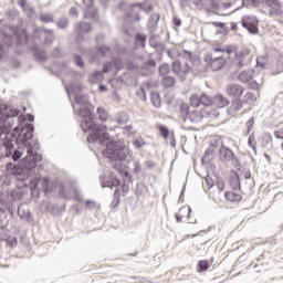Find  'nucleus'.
I'll list each match as a JSON object with an SVG mask.
<instances>
[{"instance_id":"obj_58","label":"nucleus","mask_w":283,"mask_h":283,"mask_svg":"<svg viewBox=\"0 0 283 283\" xmlns=\"http://www.w3.org/2000/svg\"><path fill=\"white\" fill-rule=\"evenodd\" d=\"M137 96L145 103L147 101V93H145V88L140 87V91L137 92Z\"/></svg>"},{"instance_id":"obj_61","label":"nucleus","mask_w":283,"mask_h":283,"mask_svg":"<svg viewBox=\"0 0 283 283\" xmlns=\"http://www.w3.org/2000/svg\"><path fill=\"white\" fill-rule=\"evenodd\" d=\"M274 137L280 140H283V127L274 132Z\"/></svg>"},{"instance_id":"obj_5","label":"nucleus","mask_w":283,"mask_h":283,"mask_svg":"<svg viewBox=\"0 0 283 283\" xmlns=\"http://www.w3.org/2000/svg\"><path fill=\"white\" fill-rule=\"evenodd\" d=\"M22 156L23 150L14 149L10 135H0V160L1 158H11L13 163H19Z\"/></svg>"},{"instance_id":"obj_24","label":"nucleus","mask_w":283,"mask_h":283,"mask_svg":"<svg viewBox=\"0 0 283 283\" xmlns=\"http://www.w3.org/2000/svg\"><path fill=\"white\" fill-rule=\"evenodd\" d=\"M224 198L228 200V202H241L242 201V195L233 191H226Z\"/></svg>"},{"instance_id":"obj_25","label":"nucleus","mask_w":283,"mask_h":283,"mask_svg":"<svg viewBox=\"0 0 283 283\" xmlns=\"http://www.w3.org/2000/svg\"><path fill=\"white\" fill-rule=\"evenodd\" d=\"M150 101H151V104L154 105V107H156V109H159V107H163V101L160 99L159 92L153 91L150 93Z\"/></svg>"},{"instance_id":"obj_56","label":"nucleus","mask_w":283,"mask_h":283,"mask_svg":"<svg viewBox=\"0 0 283 283\" xmlns=\"http://www.w3.org/2000/svg\"><path fill=\"white\" fill-rule=\"evenodd\" d=\"M250 4L254 8H260V6H264L266 0H249Z\"/></svg>"},{"instance_id":"obj_42","label":"nucleus","mask_w":283,"mask_h":283,"mask_svg":"<svg viewBox=\"0 0 283 283\" xmlns=\"http://www.w3.org/2000/svg\"><path fill=\"white\" fill-rule=\"evenodd\" d=\"M73 60L77 67H81V70L85 69V61L83 60V56L78 54H73Z\"/></svg>"},{"instance_id":"obj_6","label":"nucleus","mask_w":283,"mask_h":283,"mask_svg":"<svg viewBox=\"0 0 283 283\" xmlns=\"http://www.w3.org/2000/svg\"><path fill=\"white\" fill-rule=\"evenodd\" d=\"M227 94L230 95L232 104L228 112H240L244 107V102L242 101V94H244V87L240 84H229L227 86Z\"/></svg>"},{"instance_id":"obj_38","label":"nucleus","mask_w":283,"mask_h":283,"mask_svg":"<svg viewBox=\"0 0 283 283\" xmlns=\"http://www.w3.org/2000/svg\"><path fill=\"white\" fill-rule=\"evenodd\" d=\"M66 92H67V94H70V92H72L74 94V96L80 95L81 92H83V85L82 84H71Z\"/></svg>"},{"instance_id":"obj_9","label":"nucleus","mask_w":283,"mask_h":283,"mask_svg":"<svg viewBox=\"0 0 283 283\" xmlns=\"http://www.w3.org/2000/svg\"><path fill=\"white\" fill-rule=\"evenodd\" d=\"M21 114L19 108H14L9 104H0V123H8L10 118H17Z\"/></svg>"},{"instance_id":"obj_31","label":"nucleus","mask_w":283,"mask_h":283,"mask_svg":"<svg viewBox=\"0 0 283 283\" xmlns=\"http://www.w3.org/2000/svg\"><path fill=\"white\" fill-rule=\"evenodd\" d=\"M120 205V189L116 188L111 202V209H116Z\"/></svg>"},{"instance_id":"obj_51","label":"nucleus","mask_w":283,"mask_h":283,"mask_svg":"<svg viewBox=\"0 0 283 283\" xmlns=\"http://www.w3.org/2000/svg\"><path fill=\"white\" fill-rule=\"evenodd\" d=\"M53 59H63V52L61 51V48L56 46L52 52Z\"/></svg>"},{"instance_id":"obj_14","label":"nucleus","mask_w":283,"mask_h":283,"mask_svg":"<svg viewBox=\"0 0 283 283\" xmlns=\"http://www.w3.org/2000/svg\"><path fill=\"white\" fill-rule=\"evenodd\" d=\"M263 6H268V8H272L270 10V14L271 17H273V14L275 15H280L281 14V9H282V2H280V0H265Z\"/></svg>"},{"instance_id":"obj_50","label":"nucleus","mask_w":283,"mask_h":283,"mask_svg":"<svg viewBox=\"0 0 283 283\" xmlns=\"http://www.w3.org/2000/svg\"><path fill=\"white\" fill-rule=\"evenodd\" d=\"M101 78V71H94L88 80L91 81V83H96L98 80Z\"/></svg>"},{"instance_id":"obj_1","label":"nucleus","mask_w":283,"mask_h":283,"mask_svg":"<svg viewBox=\"0 0 283 283\" xmlns=\"http://www.w3.org/2000/svg\"><path fill=\"white\" fill-rule=\"evenodd\" d=\"M74 103L76 105H81L77 111L74 107V104H72V107L74 114L80 116V118H83L81 123L82 132H84V134L90 132L86 137L87 143H99V145L106 146L105 149L102 150L104 158H108L113 161L118 160L119 163L127 160V153H125L127 151V147L109 138L107 126L103 124H96L94 105L90 103L87 95H75Z\"/></svg>"},{"instance_id":"obj_33","label":"nucleus","mask_w":283,"mask_h":283,"mask_svg":"<svg viewBox=\"0 0 283 283\" xmlns=\"http://www.w3.org/2000/svg\"><path fill=\"white\" fill-rule=\"evenodd\" d=\"M33 55L36 61H48V53L43 49L35 48L33 50Z\"/></svg>"},{"instance_id":"obj_34","label":"nucleus","mask_w":283,"mask_h":283,"mask_svg":"<svg viewBox=\"0 0 283 283\" xmlns=\"http://www.w3.org/2000/svg\"><path fill=\"white\" fill-rule=\"evenodd\" d=\"M210 3V8H212V14H216L217 17H228L229 14H219L220 12V4L218 3V0H208Z\"/></svg>"},{"instance_id":"obj_44","label":"nucleus","mask_w":283,"mask_h":283,"mask_svg":"<svg viewBox=\"0 0 283 283\" xmlns=\"http://www.w3.org/2000/svg\"><path fill=\"white\" fill-rule=\"evenodd\" d=\"M0 224L1 227L8 224V211H6L3 208H0Z\"/></svg>"},{"instance_id":"obj_37","label":"nucleus","mask_w":283,"mask_h":283,"mask_svg":"<svg viewBox=\"0 0 283 283\" xmlns=\"http://www.w3.org/2000/svg\"><path fill=\"white\" fill-rule=\"evenodd\" d=\"M39 21H41V23H54V14L53 13H41L39 17Z\"/></svg>"},{"instance_id":"obj_12","label":"nucleus","mask_w":283,"mask_h":283,"mask_svg":"<svg viewBox=\"0 0 283 283\" xmlns=\"http://www.w3.org/2000/svg\"><path fill=\"white\" fill-rule=\"evenodd\" d=\"M101 185L102 189H114V187L118 188L120 187V179H118L114 172H111L108 176L102 177Z\"/></svg>"},{"instance_id":"obj_16","label":"nucleus","mask_w":283,"mask_h":283,"mask_svg":"<svg viewBox=\"0 0 283 283\" xmlns=\"http://www.w3.org/2000/svg\"><path fill=\"white\" fill-rule=\"evenodd\" d=\"M109 52H112V49L107 45L97 46L91 51V57L93 61H96L98 56H105Z\"/></svg>"},{"instance_id":"obj_8","label":"nucleus","mask_w":283,"mask_h":283,"mask_svg":"<svg viewBox=\"0 0 283 283\" xmlns=\"http://www.w3.org/2000/svg\"><path fill=\"white\" fill-rule=\"evenodd\" d=\"M179 112H180V116H181L184 123L198 124V123H200V120H202L205 118L202 108L200 111H196V108L191 109V106H189V104H187V103H182L180 105Z\"/></svg>"},{"instance_id":"obj_54","label":"nucleus","mask_w":283,"mask_h":283,"mask_svg":"<svg viewBox=\"0 0 283 283\" xmlns=\"http://www.w3.org/2000/svg\"><path fill=\"white\" fill-rule=\"evenodd\" d=\"M244 103H249V101H255V94L253 93H247L243 97V99H241Z\"/></svg>"},{"instance_id":"obj_11","label":"nucleus","mask_w":283,"mask_h":283,"mask_svg":"<svg viewBox=\"0 0 283 283\" xmlns=\"http://www.w3.org/2000/svg\"><path fill=\"white\" fill-rule=\"evenodd\" d=\"M260 20L253 15H244L241 20V25L244 30H248L249 34H258L260 32Z\"/></svg>"},{"instance_id":"obj_15","label":"nucleus","mask_w":283,"mask_h":283,"mask_svg":"<svg viewBox=\"0 0 283 283\" xmlns=\"http://www.w3.org/2000/svg\"><path fill=\"white\" fill-rule=\"evenodd\" d=\"M230 187L233 191H240L242 189V182L240 181V174L238 171L232 170L230 175Z\"/></svg>"},{"instance_id":"obj_32","label":"nucleus","mask_w":283,"mask_h":283,"mask_svg":"<svg viewBox=\"0 0 283 283\" xmlns=\"http://www.w3.org/2000/svg\"><path fill=\"white\" fill-rule=\"evenodd\" d=\"M213 102L218 104V107L220 108L227 107V105H229V99L222 94L216 95Z\"/></svg>"},{"instance_id":"obj_13","label":"nucleus","mask_w":283,"mask_h":283,"mask_svg":"<svg viewBox=\"0 0 283 283\" xmlns=\"http://www.w3.org/2000/svg\"><path fill=\"white\" fill-rule=\"evenodd\" d=\"M18 207L17 213L20 217V220H25L27 222H34V216L32 214V211L30 209L23 208V205H17L15 209Z\"/></svg>"},{"instance_id":"obj_59","label":"nucleus","mask_w":283,"mask_h":283,"mask_svg":"<svg viewBox=\"0 0 283 283\" xmlns=\"http://www.w3.org/2000/svg\"><path fill=\"white\" fill-rule=\"evenodd\" d=\"M193 210L191 209V207H181L180 209H179V213H188V218L191 216V212H192Z\"/></svg>"},{"instance_id":"obj_20","label":"nucleus","mask_w":283,"mask_h":283,"mask_svg":"<svg viewBox=\"0 0 283 283\" xmlns=\"http://www.w3.org/2000/svg\"><path fill=\"white\" fill-rule=\"evenodd\" d=\"M129 8H143V3H140V2L128 3L125 0H122L118 3V10H120L122 12H127V10H129Z\"/></svg>"},{"instance_id":"obj_43","label":"nucleus","mask_w":283,"mask_h":283,"mask_svg":"<svg viewBox=\"0 0 283 283\" xmlns=\"http://www.w3.org/2000/svg\"><path fill=\"white\" fill-rule=\"evenodd\" d=\"M56 25L60 28V30H65L66 28H70V19L61 18L57 20Z\"/></svg>"},{"instance_id":"obj_23","label":"nucleus","mask_w":283,"mask_h":283,"mask_svg":"<svg viewBox=\"0 0 283 283\" xmlns=\"http://www.w3.org/2000/svg\"><path fill=\"white\" fill-rule=\"evenodd\" d=\"M28 43H30V34L28 31L22 30V32L17 35V45H28Z\"/></svg>"},{"instance_id":"obj_7","label":"nucleus","mask_w":283,"mask_h":283,"mask_svg":"<svg viewBox=\"0 0 283 283\" xmlns=\"http://www.w3.org/2000/svg\"><path fill=\"white\" fill-rule=\"evenodd\" d=\"M188 61H190L192 66L186 63L182 74L187 75L191 72L195 76H200V74H207L209 72V65L200 62V56L192 54L188 56Z\"/></svg>"},{"instance_id":"obj_45","label":"nucleus","mask_w":283,"mask_h":283,"mask_svg":"<svg viewBox=\"0 0 283 283\" xmlns=\"http://www.w3.org/2000/svg\"><path fill=\"white\" fill-rule=\"evenodd\" d=\"M133 145L136 149H143V147H145V145H147V142H145V139H143V137H138L137 139H135L133 142Z\"/></svg>"},{"instance_id":"obj_21","label":"nucleus","mask_w":283,"mask_h":283,"mask_svg":"<svg viewBox=\"0 0 283 283\" xmlns=\"http://www.w3.org/2000/svg\"><path fill=\"white\" fill-rule=\"evenodd\" d=\"M114 63H123V60L120 57H114L112 61L105 62L102 72L104 74H109V72L114 70Z\"/></svg>"},{"instance_id":"obj_60","label":"nucleus","mask_w":283,"mask_h":283,"mask_svg":"<svg viewBox=\"0 0 283 283\" xmlns=\"http://www.w3.org/2000/svg\"><path fill=\"white\" fill-rule=\"evenodd\" d=\"M249 83L250 90H258L260 87V84H258V81L251 80Z\"/></svg>"},{"instance_id":"obj_17","label":"nucleus","mask_w":283,"mask_h":283,"mask_svg":"<svg viewBox=\"0 0 283 283\" xmlns=\"http://www.w3.org/2000/svg\"><path fill=\"white\" fill-rule=\"evenodd\" d=\"M224 65H227V59L220 55L214 57L209 67H211L212 72H220Z\"/></svg>"},{"instance_id":"obj_18","label":"nucleus","mask_w":283,"mask_h":283,"mask_svg":"<svg viewBox=\"0 0 283 283\" xmlns=\"http://www.w3.org/2000/svg\"><path fill=\"white\" fill-rule=\"evenodd\" d=\"M201 112L203 114V118H206L208 120L218 118V116H220V112L218 111V108H213L211 106H206V107L201 108Z\"/></svg>"},{"instance_id":"obj_64","label":"nucleus","mask_w":283,"mask_h":283,"mask_svg":"<svg viewBox=\"0 0 283 283\" xmlns=\"http://www.w3.org/2000/svg\"><path fill=\"white\" fill-rule=\"evenodd\" d=\"M41 32H42L41 28L40 29H34L32 38L33 39H41Z\"/></svg>"},{"instance_id":"obj_19","label":"nucleus","mask_w":283,"mask_h":283,"mask_svg":"<svg viewBox=\"0 0 283 283\" xmlns=\"http://www.w3.org/2000/svg\"><path fill=\"white\" fill-rule=\"evenodd\" d=\"M94 28L92 27V23L90 22H77L75 24V32H80L82 34H90Z\"/></svg>"},{"instance_id":"obj_52","label":"nucleus","mask_w":283,"mask_h":283,"mask_svg":"<svg viewBox=\"0 0 283 283\" xmlns=\"http://www.w3.org/2000/svg\"><path fill=\"white\" fill-rule=\"evenodd\" d=\"M262 140H263V147L269 145V143H272L273 140V136H271V134L269 133H265L262 137Z\"/></svg>"},{"instance_id":"obj_47","label":"nucleus","mask_w":283,"mask_h":283,"mask_svg":"<svg viewBox=\"0 0 283 283\" xmlns=\"http://www.w3.org/2000/svg\"><path fill=\"white\" fill-rule=\"evenodd\" d=\"M190 105H191V107H198V106L202 105L200 102V96L191 95L190 96Z\"/></svg>"},{"instance_id":"obj_35","label":"nucleus","mask_w":283,"mask_h":283,"mask_svg":"<svg viewBox=\"0 0 283 283\" xmlns=\"http://www.w3.org/2000/svg\"><path fill=\"white\" fill-rule=\"evenodd\" d=\"M210 266L209 260H200L197 264V271L198 273H205V271H209Z\"/></svg>"},{"instance_id":"obj_53","label":"nucleus","mask_w":283,"mask_h":283,"mask_svg":"<svg viewBox=\"0 0 283 283\" xmlns=\"http://www.w3.org/2000/svg\"><path fill=\"white\" fill-rule=\"evenodd\" d=\"M216 186H217L219 191H224V179L218 177Z\"/></svg>"},{"instance_id":"obj_46","label":"nucleus","mask_w":283,"mask_h":283,"mask_svg":"<svg viewBox=\"0 0 283 283\" xmlns=\"http://www.w3.org/2000/svg\"><path fill=\"white\" fill-rule=\"evenodd\" d=\"M214 28H220L224 34H229V27L224 22H211Z\"/></svg>"},{"instance_id":"obj_10","label":"nucleus","mask_w":283,"mask_h":283,"mask_svg":"<svg viewBox=\"0 0 283 283\" xmlns=\"http://www.w3.org/2000/svg\"><path fill=\"white\" fill-rule=\"evenodd\" d=\"M219 156L222 163H232L234 167H240V159L233 150L224 145L219 148Z\"/></svg>"},{"instance_id":"obj_55","label":"nucleus","mask_w":283,"mask_h":283,"mask_svg":"<svg viewBox=\"0 0 283 283\" xmlns=\"http://www.w3.org/2000/svg\"><path fill=\"white\" fill-rule=\"evenodd\" d=\"M211 155H213V149L207 148L205 150V155L201 157V163L205 165V160H207Z\"/></svg>"},{"instance_id":"obj_62","label":"nucleus","mask_w":283,"mask_h":283,"mask_svg":"<svg viewBox=\"0 0 283 283\" xmlns=\"http://www.w3.org/2000/svg\"><path fill=\"white\" fill-rule=\"evenodd\" d=\"M60 198H63L64 200L67 199V191L65 190V187L60 188Z\"/></svg>"},{"instance_id":"obj_28","label":"nucleus","mask_w":283,"mask_h":283,"mask_svg":"<svg viewBox=\"0 0 283 283\" xmlns=\"http://www.w3.org/2000/svg\"><path fill=\"white\" fill-rule=\"evenodd\" d=\"M199 99L201 105H203L205 107H211L214 101V98L207 95V93H201V95L199 96Z\"/></svg>"},{"instance_id":"obj_4","label":"nucleus","mask_w":283,"mask_h":283,"mask_svg":"<svg viewBox=\"0 0 283 283\" xmlns=\"http://www.w3.org/2000/svg\"><path fill=\"white\" fill-rule=\"evenodd\" d=\"M223 52L228 54V59H231V54H234L233 59L230 60L231 70H233V72H240L242 67H247V65H250L251 61H253L250 49H241L238 51V46L231 44L226 46Z\"/></svg>"},{"instance_id":"obj_29","label":"nucleus","mask_w":283,"mask_h":283,"mask_svg":"<svg viewBox=\"0 0 283 283\" xmlns=\"http://www.w3.org/2000/svg\"><path fill=\"white\" fill-rule=\"evenodd\" d=\"M157 129H158L161 138H164V140H167V138H169V136H171V132L169 130V127H167V125H165V124H159L157 126Z\"/></svg>"},{"instance_id":"obj_39","label":"nucleus","mask_w":283,"mask_h":283,"mask_svg":"<svg viewBox=\"0 0 283 283\" xmlns=\"http://www.w3.org/2000/svg\"><path fill=\"white\" fill-rule=\"evenodd\" d=\"M171 72H174V74H180V72H182V63L180 62V60H176L171 62Z\"/></svg>"},{"instance_id":"obj_57","label":"nucleus","mask_w":283,"mask_h":283,"mask_svg":"<svg viewBox=\"0 0 283 283\" xmlns=\"http://www.w3.org/2000/svg\"><path fill=\"white\" fill-rule=\"evenodd\" d=\"M213 60H214V57H213L212 54H207L205 56L206 63H203V65H208V70H209V67L211 66V63H212Z\"/></svg>"},{"instance_id":"obj_41","label":"nucleus","mask_w":283,"mask_h":283,"mask_svg":"<svg viewBox=\"0 0 283 283\" xmlns=\"http://www.w3.org/2000/svg\"><path fill=\"white\" fill-rule=\"evenodd\" d=\"M247 130L243 132V136H249L251 132H253V125H255V117L252 116L248 122H247Z\"/></svg>"},{"instance_id":"obj_2","label":"nucleus","mask_w":283,"mask_h":283,"mask_svg":"<svg viewBox=\"0 0 283 283\" xmlns=\"http://www.w3.org/2000/svg\"><path fill=\"white\" fill-rule=\"evenodd\" d=\"M27 158L28 157H24L22 159L27 170H23L13 177L15 188L11 190H0V205L6 207L10 216H14V213H17V202L23 200L28 191H31V198H41V190H39V182H41V178L32 177L39 163H35L34 166H32V163L34 161H30V159Z\"/></svg>"},{"instance_id":"obj_22","label":"nucleus","mask_w":283,"mask_h":283,"mask_svg":"<svg viewBox=\"0 0 283 283\" xmlns=\"http://www.w3.org/2000/svg\"><path fill=\"white\" fill-rule=\"evenodd\" d=\"M253 74H254L253 70L242 71L239 74L238 78L239 81H241V83H249L253 81Z\"/></svg>"},{"instance_id":"obj_48","label":"nucleus","mask_w":283,"mask_h":283,"mask_svg":"<svg viewBox=\"0 0 283 283\" xmlns=\"http://www.w3.org/2000/svg\"><path fill=\"white\" fill-rule=\"evenodd\" d=\"M253 140H255V136L254 134H250L249 138H248V145L249 147H251V149L254 151V154H258V148H255V144L253 143Z\"/></svg>"},{"instance_id":"obj_30","label":"nucleus","mask_w":283,"mask_h":283,"mask_svg":"<svg viewBox=\"0 0 283 283\" xmlns=\"http://www.w3.org/2000/svg\"><path fill=\"white\" fill-rule=\"evenodd\" d=\"M158 73L161 78L165 76H169L168 74H171V66L169 65V63H163L161 65H159Z\"/></svg>"},{"instance_id":"obj_27","label":"nucleus","mask_w":283,"mask_h":283,"mask_svg":"<svg viewBox=\"0 0 283 283\" xmlns=\"http://www.w3.org/2000/svg\"><path fill=\"white\" fill-rule=\"evenodd\" d=\"M161 84L164 85V87L169 90V88L174 87V85H176V77H174L171 75H166L161 78Z\"/></svg>"},{"instance_id":"obj_36","label":"nucleus","mask_w":283,"mask_h":283,"mask_svg":"<svg viewBox=\"0 0 283 283\" xmlns=\"http://www.w3.org/2000/svg\"><path fill=\"white\" fill-rule=\"evenodd\" d=\"M160 21V13H154L149 20H148V28H151L153 30L158 25Z\"/></svg>"},{"instance_id":"obj_40","label":"nucleus","mask_w":283,"mask_h":283,"mask_svg":"<svg viewBox=\"0 0 283 283\" xmlns=\"http://www.w3.org/2000/svg\"><path fill=\"white\" fill-rule=\"evenodd\" d=\"M0 229H1V231H0V242L8 241V239L11 238L10 230L6 229L4 226H1Z\"/></svg>"},{"instance_id":"obj_63","label":"nucleus","mask_w":283,"mask_h":283,"mask_svg":"<svg viewBox=\"0 0 283 283\" xmlns=\"http://www.w3.org/2000/svg\"><path fill=\"white\" fill-rule=\"evenodd\" d=\"M143 167L140 166V161H136L134 166V174H140Z\"/></svg>"},{"instance_id":"obj_26","label":"nucleus","mask_w":283,"mask_h":283,"mask_svg":"<svg viewBox=\"0 0 283 283\" xmlns=\"http://www.w3.org/2000/svg\"><path fill=\"white\" fill-rule=\"evenodd\" d=\"M96 114L98 116V120H101L102 123H107V120L109 119V113H107V111L103 106L97 107Z\"/></svg>"},{"instance_id":"obj_3","label":"nucleus","mask_w":283,"mask_h":283,"mask_svg":"<svg viewBox=\"0 0 283 283\" xmlns=\"http://www.w3.org/2000/svg\"><path fill=\"white\" fill-rule=\"evenodd\" d=\"M19 125L13 128L12 135L4 134L6 136H10L12 140V145H14V139L18 145L15 149H21L22 156L23 151L27 149V160L33 161L31 167H34L36 163H41L43 160V155L36 153L41 149V146L38 142H32L34 138V115L27 114L25 116L18 117ZM14 137V139L12 138Z\"/></svg>"},{"instance_id":"obj_49","label":"nucleus","mask_w":283,"mask_h":283,"mask_svg":"<svg viewBox=\"0 0 283 283\" xmlns=\"http://www.w3.org/2000/svg\"><path fill=\"white\" fill-rule=\"evenodd\" d=\"M4 242L7 243V247H10L11 249H14V247L19 244V240L17 239V237H11Z\"/></svg>"}]
</instances>
